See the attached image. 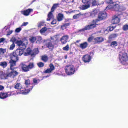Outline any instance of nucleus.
<instances>
[{"label": "nucleus", "mask_w": 128, "mask_h": 128, "mask_svg": "<svg viewBox=\"0 0 128 128\" xmlns=\"http://www.w3.org/2000/svg\"><path fill=\"white\" fill-rule=\"evenodd\" d=\"M106 16L107 14L106 12H100L98 14V19L93 20L90 25L86 26L84 28L80 30L79 32L83 31L84 30H89L96 27V25L98 24V22L100 20L104 19L106 18Z\"/></svg>", "instance_id": "nucleus-1"}, {"label": "nucleus", "mask_w": 128, "mask_h": 128, "mask_svg": "<svg viewBox=\"0 0 128 128\" xmlns=\"http://www.w3.org/2000/svg\"><path fill=\"white\" fill-rule=\"evenodd\" d=\"M28 43V41L26 39H24L22 41L19 40L17 41L16 44L20 48L17 49L14 52L16 55L21 56L23 54L24 50L26 48Z\"/></svg>", "instance_id": "nucleus-2"}, {"label": "nucleus", "mask_w": 128, "mask_h": 128, "mask_svg": "<svg viewBox=\"0 0 128 128\" xmlns=\"http://www.w3.org/2000/svg\"><path fill=\"white\" fill-rule=\"evenodd\" d=\"M17 56L14 52L10 54L11 60L10 61V69L13 71V72H17L16 71L14 70L15 68L14 66H16V62L18 60Z\"/></svg>", "instance_id": "nucleus-3"}, {"label": "nucleus", "mask_w": 128, "mask_h": 128, "mask_svg": "<svg viewBox=\"0 0 128 128\" xmlns=\"http://www.w3.org/2000/svg\"><path fill=\"white\" fill-rule=\"evenodd\" d=\"M119 59L120 62L123 64H126L128 60V56L124 50H123L119 53Z\"/></svg>", "instance_id": "nucleus-4"}, {"label": "nucleus", "mask_w": 128, "mask_h": 128, "mask_svg": "<svg viewBox=\"0 0 128 128\" xmlns=\"http://www.w3.org/2000/svg\"><path fill=\"white\" fill-rule=\"evenodd\" d=\"M18 72H2L0 76V78L2 79H6L8 77H12L14 78L17 75Z\"/></svg>", "instance_id": "nucleus-5"}, {"label": "nucleus", "mask_w": 128, "mask_h": 128, "mask_svg": "<svg viewBox=\"0 0 128 128\" xmlns=\"http://www.w3.org/2000/svg\"><path fill=\"white\" fill-rule=\"evenodd\" d=\"M34 64L32 63H31L28 66L22 64V68L24 72H27L34 67Z\"/></svg>", "instance_id": "nucleus-6"}, {"label": "nucleus", "mask_w": 128, "mask_h": 128, "mask_svg": "<svg viewBox=\"0 0 128 128\" xmlns=\"http://www.w3.org/2000/svg\"><path fill=\"white\" fill-rule=\"evenodd\" d=\"M12 92H0V98L2 99H4L8 97L11 96Z\"/></svg>", "instance_id": "nucleus-7"}, {"label": "nucleus", "mask_w": 128, "mask_h": 128, "mask_svg": "<svg viewBox=\"0 0 128 128\" xmlns=\"http://www.w3.org/2000/svg\"><path fill=\"white\" fill-rule=\"evenodd\" d=\"M120 16L115 15L113 17L112 20V22L113 24H117L120 22Z\"/></svg>", "instance_id": "nucleus-8"}, {"label": "nucleus", "mask_w": 128, "mask_h": 128, "mask_svg": "<svg viewBox=\"0 0 128 128\" xmlns=\"http://www.w3.org/2000/svg\"><path fill=\"white\" fill-rule=\"evenodd\" d=\"M114 10L116 11H122L126 9V8L123 6H120L118 4L116 5L114 7Z\"/></svg>", "instance_id": "nucleus-9"}, {"label": "nucleus", "mask_w": 128, "mask_h": 128, "mask_svg": "<svg viewBox=\"0 0 128 128\" xmlns=\"http://www.w3.org/2000/svg\"><path fill=\"white\" fill-rule=\"evenodd\" d=\"M33 11V10L32 9L28 8L26 10H22L20 12L22 14L26 16L29 15L30 13Z\"/></svg>", "instance_id": "nucleus-10"}, {"label": "nucleus", "mask_w": 128, "mask_h": 128, "mask_svg": "<svg viewBox=\"0 0 128 128\" xmlns=\"http://www.w3.org/2000/svg\"><path fill=\"white\" fill-rule=\"evenodd\" d=\"M66 72L70 71L71 72H74L76 71L74 66L72 65L67 66L65 68Z\"/></svg>", "instance_id": "nucleus-11"}, {"label": "nucleus", "mask_w": 128, "mask_h": 128, "mask_svg": "<svg viewBox=\"0 0 128 128\" xmlns=\"http://www.w3.org/2000/svg\"><path fill=\"white\" fill-rule=\"evenodd\" d=\"M25 84L26 87L30 88V89H32L34 86V84L30 83V80L29 79L25 80Z\"/></svg>", "instance_id": "nucleus-12"}, {"label": "nucleus", "mask_w": 128, "mask_h": 128, "mask_svg": "<svg viewBox=\"0 0 128 128\" xmlns=\"http://www.w3.org/2000/svg\"><path fill=\"white\" fill-rule=\"evenodd\" d=\"M106 2L107 3L110 4V5H108L106 8V9H110L112 8H114V7L116 5L115 2H113L112 0H106Z\"/></svg>", "instance_id": "nucleus-13"}, {"label": "nucleus", "mask_w": 128, "mask_h": 128, "mask_svg": "<svg viewBox=\"0 0 128 128\" xmlns=\"http://www.w3.org/2000/svg\"><path fill=\"white\" fill-rule=\"evenodd\" d=\"M82 60L85 62H88L91 60V56L88 54H86L82 58Z\"/></svg>", "instance_id": "nucleus-14"}, {"label": "nucleus", "mask_w": 128, "mask_h": 128, "mask_svg": "<svg viewBox=\"0 0 128 128\" xmlns=\"http://www.w3.org/2000/svg\"><path fill=\"white\" fill-rule=\"evenodd\" d=\"M104 39L102 37H98L94 38L93 42L95 43H99L101 42L104 40Z\"/></svg>", "instance_id": "nucleus-15"}, {"label": "nucleus", "mask_w": 128, "mask_h": 128, "mask_svg": "<svg viewBox=\"0 0 128 128\" xmlns=\"http://www.w3.org/2000/svg\"><path fill=\"white\" fill-rule=\"evenodd\" d=\"M26 89L25 88H22L21 89H20V92L22 94H26L28 92H29L30 90H31L32 89H30V88H26Z\"/></svg>", "instance_id": "nucleus-16"}, {"label": "nucleus", "mask_w": 128, "mask_h": 128, "mask_svg": "<svg viewBox=\"0 0 128 128\" xmlns=\"http://www.w3.org/2000/svg\"><path fill=\"white\" fill-rule=\"evenodd\" d=\"M68 38V36L67 35L63 36L60 39L62 44H66L67 42Z\"/></svg>", "instance_id": "nucleus-17"}, {"label": "nucleus", "mask_w": 128, "mask_h": 128, "mask_svg": "<svg viewBox=\"0 0 128 128\" xmlns=\"http://www.w3.org/2000/svg\"><path fill=\"white\" fill-rule=\"evenodd\" d=\"M54 69V67L53 65L51 64L49 66V68H48L45 72H51Z\"/></svg>", "instance_id": "nucleus-18"}, {"label": "nucleus", "mask_w": 128, "mask_h": 128, "mask_svg": "<svg viewBox=\"0 0 128 128\" xmlns=\"http://www.w3.org/2000/svg\"><path fill=\"white\" fill-rule=\"evenodd\" d=\"M47 30V28L46 27H44L40 30V32L42 34L46 36L47 34L46 33V32Z\"/></svg>", "instance_id": "nucleus-19"}, {"label": "nucleus", "mask_w": 128, "mask_h": 128, "mask_svg": "<svg viewBox=\"0 0 128 128\" xmlns=\"http://www.w3.org/2000/svg\"><path fill=\"white\" fill-rule=\"evenodd\" d=\"M51 42L52 41H50L49 40H48L44 42L46 44V46L48 48H49L50 47H53V45Z\"/></svg>", "instance_id": "nucleus-20"}, {"label": "nucleus", "mask_w": 128, "mask_h": 128, "mask_svg": "<svg viewBox=\"0 0 128 128\" xmlns=\"http://www.w3.org/2000/svg\"><path fill=\"white\" fill-rule=\"evenodd\" d=\"M22 88V85L20 83H17L15 84L14 87V88L17 90H20Z\"/></svg>", "instance_id": "nucleus-21"}, {"label": "nucleus", "mask_w": 128, "mask_h": 128, "mask_svg": "<svg viewBox=\"0 0 128 128\" xmlns=\"http://www.w3.org/2000/svg\"><path fill=\"white\" fill-rule=\"evenodd\" d=\"M52 12H50L48 15V18L47 19V20L49 21L50 20H52L54 18V16L52 13Z\"/></svg>", "instance_id": "nucleus-22"}, {"label": "nucleus", "mask_w": 128, "mask_h": 128, "mask_svg": "<svg viewBox=\"0 0 128 128\" xmlns=\"http://www.w3.org/2000/svg\"><path fill=\"white\" fill-rule=\"evenodd\" d=\"M88 45V44L87 42H84L80 44V47L82 49H83L86 48Z\"/></svg>", "instance_id": "nucleus-23"}, {"label": "nucleus", "mask_w": 128, "mask_h": 128, "mask_svg": "<svg viewBox=\"0 0 128 128\" xmlns=\"http://www.w3.org/2000/svg\"><path fill=\"white\" fill-rule=\"evenodd\" d=\"M90 5L86 4L84 5H82L80 7L81 9L82 10L86 9L90 7Z\"/></svg>", "instance_id": "nucleus-24"}, {"label": "nucleus", "mask_w": 128, "mask_h": 128, "mask_svg": "<svg viewBox=\"0 0 128 128\" xmlns=\"http://www.w3.org/2000/svg\"><path fill=\"white\" fill-rule=\"evenodd\" d=\"M31 52V50L30 48H28L26 50L24 53V55L25 56H27L30 54Z\"/></svg>", "instance_id": "nucleus-25"}, {"label": "nucleus", "mask_w": 128, "mask_h": 128, "mask_svg": "<svg viewBox=\"0 0 128 128\" xmlns=\"http://www.w3.org/2000/svg\"><path fill=\"white\" fill-rule=\"evenodd\" d=\"M63 17L64 16L63 14H58L57 16L58 20V21L62 20L63 18Z\"/></svg>", "instance_id": "nucleus-26"}, {"label": "nucleus", "mask_w": 128, "mask_h": 128, "mask_svg": "<svg viewBox=\"0 0 128 128\" xmlns=\"http://www.w3.org/2000/svg\"><path fill=\"white\" fill-rule=\"evenodd\" d=\"M36 40V43L38 44H40L41 43L42 40V38L41 36H37Z\"/></svg>", "instance_id": "nucleus-27"}, {"label": "nucleus", "mask_w": 128, "mask_h": 128, "mask_svg": "<svg viewBox=\"0 0 128 128\" xmlns=\"http://www.w3.org/2000/svg\"><path fill=\"white\" fill-rule=\"evenodd\" d=\"M97 13L98 11L97 10H94L91 12L90 16L92 17H94L97 14Z\"/></svg>", "instance_id": "nucleus-28"}, {"label": "nucleus", "mask_w": 128, "mask_h": 128, "mask_svg": "<svg viewBox=\"0 0 128 128\" xmlns=\"http://www.w3.org/2000/svg\"><path fill=\"white\" fill-rule=\"evenodd\" d=\"M59 5V4L58 3L55 4H54L51 8V10L52 12H53L56 8Z\"/></svg>", "instance_id": "nucleus-29"}, {"label": "nucleus", "mask_w": 128, "mask_h": 128, "mask_svg": "<svg viewBox=\"0 0 128 128\" xmlns=\"http://www.w3.org/2000/svg\"><path fill=\"white\" fill-rule=\"evenodd\" d=\"M82 2L86 4L90 5L91 4V0H82Z\"/></svg>", "instance_id": "nucleus-30"}, {"label": "nucleus", "mask_w": 128, "mask_h": 128, "mask_svg": "<svg viewBox=\"0 0 128 128\" xmlns=\"http://www.w3.org/2000/svg\"><path fill=\"white\" fill-rule=\"evenodd\" d=\"M0 65L4 68H5L7 66V63L6 62H1Z\"/></svg>", "instance_id": "nucleus-31"}, {"label": "nucleus", "mask_w": 128, "mask_h": 128, "mask_svg": "<svg viewBox=\"0 0 128 128\" xmlns=\"http://www.w3.org/2000/svg\"><path fill=\"white\" fill-rule=\"evenodd\" d=\"M70 25L69 23H67L64 24L61 27V29L62 30H64L66 27Z\"/></svg>", "instance_id": "nucleus-32"}, {"label": "nucleus", "mask_w": 128, "mask_h": 128, "mask_svg": "<svg viewBox=\"0 0 128 128\" xmlns=\"http://www.w3.org/2000/svg\"><path fill=\"white\" fill-rule=\"evenodd\" d=\"M42 60L44 62H46L48 60V57L46 55H44L42 56Z\"/></svg>", "instance_id": "nucleus-33"}, {"label": "nucleus", "mask_w": 128, "mask_h": 128, "mask_svg": "<svg viewBox=\"0 0 128 128\" xmlns=\"http://www.w3.org/2000/svg\"><path fill=\"white\" fill-rule=\"evenodd\" d=\"M117 45V42L116 41H113L111 42L110 46H116Z\"/></svg>", "instance_id": "nucleus-34"}, {"label": "nucleus", "mask_w": 128, "mask_h": 128, "mask_svg": "<svg viewBox=\"0 0 128 128\" xmlns=\"http://www.w3.org/2000/svg\"><path fill=\"white\" fill-rule=\"evenodd\" d=\"M6 49L0 48V54H2L6 52Z\"/></svg>", "instance_id": "nucleus-35"}, {"label": "nucleus", "mask_w": 128, "mask_h": 128, "mask_svg": "<svg viewBox=\"0 0 128 128\" xmlns=\"http://www.w3.org/2000/svg\"><path fill=\"white\" fill-rule=\"evenodd\" d=\"M36 37H32L29 39L32 42H33L36 40Z\"/></svg>", "instance_id": "nucleus-36"}, {"label": "nucleus", "mask_w": 128, "mask_h": 128, "mask_svg": "<svg viewBox=\"0 0 128 128\" xmlns=\"http://www.w3.org/2000/svg\"><path fill=\"white\" fill-rule=\"evenodd\" d=\"M81 15V14L80 13L75 14L74 15L73 17V18L74 19H77L79 18V17Z\"/></svg>", "instance_id": "nucleus-37"}, {"label": "nucleus", "mask_w": 128, "mask_h": 128, "mask_svg": "<svg viewBox=\"0 0 128 128\" xmlns=\"http://www.w3.org/2000/svg\"><path fill=\"white\" fill-rule=\"evenodd\" d=\"M115 26H110L107 29V30H106L105 31V32H108V30H109L110 31H112L113 29L115 28Z\"/></svg>", "instance_id": "nucleus-38"}, {"label": "nucleus", "mask_w": 128, "mask_h": 128, "mask_svg": "<svg viewBox=\"0 0 128 128\" xmlns=\"http://www.w3.org/2000/svg\"><path fill=\"white\" fill-rule=\"evenodd\" d=\"M44 22H40L38 24V26L40 28L42 26H43L44 24Z\"/></svg>", "instance_id": "nucleus-39"}, {"label": "nucleus", "mask_w": 128, "mask_h": 128, "mask_svg": "<svg viewBox=\"0 0 128 128\" xmlns=\"http://www.w3.org/2000/svg\"><path fill=\"white\" fill-rule=\"evenodd\" d=\"M69 49V47L68 44H67L66 46L63 48V49L65 51H68Z\"/></svg>", "instance_id": "nucleus-40"}, {"label": "nucleus", "mask_w": 128, "mask_h": 128, "mask_svg": "<svg viewBox=\"0 0 128 128\" xmlns=\"http://www.w3.org/2000/svg\"><path fill=\"white\" fill-rule=\"evenodd\" d=\"M15 47V45L14 43H13L10 46L9 49L10 50H12Z\"/></svg>", "instance_id": "nucleus-41"}, {"label": "nucleus", "mask_w": 128, "mask_h": 128, "mask_svg": "<svg viewBox=\"0 0 128 128\" xmlns=\"http://www.w3.org/2000/svg\"><path fill=\"white\" fill-rule=\"evenodd\" d=\"M38 65L39 67H43L44 66V64L42 62H40L38 63Z\"/></svg>", "instance_id": "nucleus-42"}, {"label": "nucleus", "mask_w": 128, "mask_h": 128, "mask_svg": "<svg viewBox=\"0 0 128 128\" xmlns=\"http://www.w3.org/2000/svg\"><path fill=\"white\" fill-rule=\"evenodd\" d=\"M39 52V51L38 48H36L33 50V54H38Z\"/></svg>", "instance_id": "nucleus-43"}, {"label": "nucleus", "mask_w": 128, "mask_h": 128, "mask_svg": "<svg viewBox=\"0 0 128 128\" xmlns=\"http://www.w3.org/2000/svg\"><path fill=\"white\" fill-rule=\"evenodd\" d=\"M94 38L93 36H91L88 38V41L89 42H91L92 40H94Z\"/></svg>", "instance_id": "nucleus-44"}, {"label": "nucleus", "mask_w": 128, "mask_h": 128, "mask_svg": "<svg viewBox=\"0 0 128 128\" xmlns=\"http://www.w3.org/2000/svg\"><path fill=\"white\" fill-rule=\"evenodd\" d=\"M123 28L124 30H127L128 29V25L126 24L124 25L123 26Z\"/></svg>", "instance_id": "nucleus-45"}, {"label": "nucleus", "mask_w": 128, "mask_h": 128, "mask_svg": "<svg viewBox=\"0 0 128 128\" xmlns=\"http://www.w3.org/2000/svg\"><path fill=\"white\" fill-rule=\"evenodd\" d=\"M33 83L35 84H38V80L35 78H34L33 79Z\"/></svg>", "instance_id": "nucleus-46"}, {"label": "nucleus", "mask_w": 128, "mask_h": 128, "mask_svg": "<svg viewBox=\"0 0 128 128\" xmlns=\"http://www.w3.org/2000/svg\"><path fill=\"white\" fill-rule=\"evenodd\" d=\"M91 2L92 6H95L96 4V0H92V2L91 1Z\"/></svg>", "instance_id": "nucleus-47"}, {"label": "nucleus", "mask_w": 128, "mask_h": 128, "mask_svg": "<svg viewBox=\"0 0 128 128\" xmlns=\"http://www.w3.org/2000/svg\"><path fill=\"white\" fill-rule=\"evenodd\" d=\"M13 32V30H10L7 32V34H6L7 36H8L12 34Z\"/></svg>", "instance_id": "nucleus-48"}, {"label": "nucleus", "mask_w": 128, "mask_h": 128, "mask_svg": "<svg viewBox=\"0 0 128 128\" xmlns=\"http://www.w3.org/2000/svg\"><path fill=\"white\" fill-rule=\"evenodd\" d=\"M6 41V39L4 38H0V43L4 42Z\"/></svg>", "instance_id": "nucleus-49"}, {"label": "nucleus", "mask_w": 128, "mask_h": 128, "mask_svg": "<svg viewBox=\"0 0 128 128\" xmlns=\"http://www.w3.org/2000/svg\"><path fill=\"white\" fill-rule=\"evenodd\" d=\"M22 28H18L16 29L15 31L16 32H18L21 30Z\"/></svg>", "instance_id": "nucleus-50"}, {"label": "nucleus", "mask_w": 128, "mask_h": 128, "mask_svg": "<svg viewBox=\"0 0 128 128\" xmlns=\"http://www.w3.org/2000/svg\"><path fill=\"white\" fill-rule=\"evenodd\" d=\"M52 20V22H51V24H56V20L55 19H54Z\"/></svg>", "instance_id": "nucleus-51"}, {"label": "nucleus", "mask_w": 128, "mask_h": 128, "mask_svg": "<svg viewBox=\"0 0 128 128\" xmlns=\"http://www.w3.org/2000/svg\"><path fill=\"white\" fill-rule=\"evenodd\" d=\"M11 40L12 41L16 42L18 40H17V41H16V38L14 37H13L11 39Z\"/></svg>", "instance_id": "nucleus-52"}, {"label": "nucleus", "mask_w": 128, "mask_h": 128, "mask_svg": "<svg viewBox=\"0 0 128 128\" xmlns=\"http://www.w3.org/2000/svg\"><path fill=\"white\" fill-rule=\"evenodd\" d=\"M28 24V22H24L22 24V26H25L27 25Z\"/></svg>", "instance_id": "nucleus-53"}, {"label": "nucleus", "mask_w": 128, "mask_h": 128, "mask_svg": "<svg viewBox=\"0 0 128 128\" xmlns=\"http://www.w3.org/2000/svg\"><path fill=\"white\" fill-rule=\"evenodd\" d=\"M117 36V35L115 34H112L111 36V37L113 38H115Z\"/></svg>", "instance_id": "nucleus-54"}, {"label": "nucleus", "mask_w": 128, "mask_h": 128, "mask_svg": "<svg viewBox=\"0 0 128 128\" xmlns=\"http://www.w3.org/2000/svg\"><path fill=\"white\" fill-rule=\"evenodd\" d=\"M74 72H66V74L67 75H71L72 74H74Z\"/></svg>", "instance_id": "nucleus-55"}, {"label": "nucleus", "mask_w": 128, "mask_h": 128, "mask_svg": "<svg viewBox=\"0 0 128 128\" xmlns=\"http://www.w3.org/2000/svg\"><path fill=\"white\" fill-rule=\"evenodd\" d=\"M4 88V87L1 85H0V90H2Z\"/></svg>", "instance_id": "nucleus-56"}, {"label": "nucleus", "mask_w": 128, "mask_h": 128, "mask_svg": "<svg viewBox=\"0 0 128 128\" xmlns=\"http://www.w3.org/2000/svg\"><path fill=\"white\" fill-rule=\"evenodd\" d=\"M50 76V75H47L46 76H44L43 77V78H46L47 77H49Z\"/></svg>", "instance_id": "nucleus-57"}, {"label": "nucleus", "mask_w": 128, "mask_h": 128, "mask_svg": "<svg viewBox=\"0 0 128 128\" xmlns=\"http://www.w3.org/2000/svg\"><path fill=\"white\" fill-rule=\"evenodd\" d=\"M80 40H77L76 41V42H80Z\"/></svg>", "instance_id": "nucleus-58"}, {"label": "nucleus", "mask_w": 128, "mask_h": 128, "mask_svg": "<svg viewBox=\"0 0 128 128\" xmlns=\"http://www.w3.org/2000/svg\"><path fill=\"white\" fill-rule=\"evenodd\" d=\"M72 53H73V52H70V54H72Z\"/></svg>", "instance_id": "nucleus-59"}, {"label": "nucleus", "mask_w": 128, "mask_h": 128, "mask_svg": "<svg viewBox=\"0 0 128 128\" xmlns=\"http://www.w3.org/2000/svg\"><path fill=\"white\" fill-rule=\"evenodd\" d=\"M5 29V30H6L7 29V28H4V29Z\"/></svg>", "instance_id": "nucleus-60"}, {"label": "nucleus", "mask_w": 128, "mask_h": 128, "mask_svg": "<svg viewBox=\"0 0 128 128\" xmlns=\"http://www.w3.org/2000/svg\"><path fill=\"white\" fill-rule=\"evenodd\" d=\"M57 74H58V75H60L61 74H59L58 73Z\"/></svg>", "instance_id": "nucleus-61"}, {"label": "nucleus", "mask_w": 128, "mask_h": 128, "mask_svg": "<svg viewBox=\"0 0 128 128\" xmlns=\"http://www.w3.org/2000/svg\"><path fill=\"white\" fill-rule=\"evenodd\" d=\"M67 58V56H66L65 57V58Z\"/></svg>", "instance_id": "nucleus-62"}, {"label": "nucleus", "mask_w": 128, "mask_h": 128, "mask_svg": "<svg viewBox=\"0 0 128 128\" xmlns=\"http://www.w3.org/2000/svg\"><path fill=\"white\" fill-rule=\"evenodd\" d=\"M51 39L52 40V37H51Z\"/></svg>", "instance_id": "nucleus-63"}, {"label": "nucleus", "mask_w": 128, "mask_h": 128, "mask_svg": "<svg viewBox=\"0 0 128 128\" xmlns=\"http://www.w3.org/2000/svg\"><path fill=\"white\" fill-rule=\"evenodd\" d=\"M64 76H65V75L64 74Z\"/></svg>", "instance_id": "nucleus-64"}]
</instances>
